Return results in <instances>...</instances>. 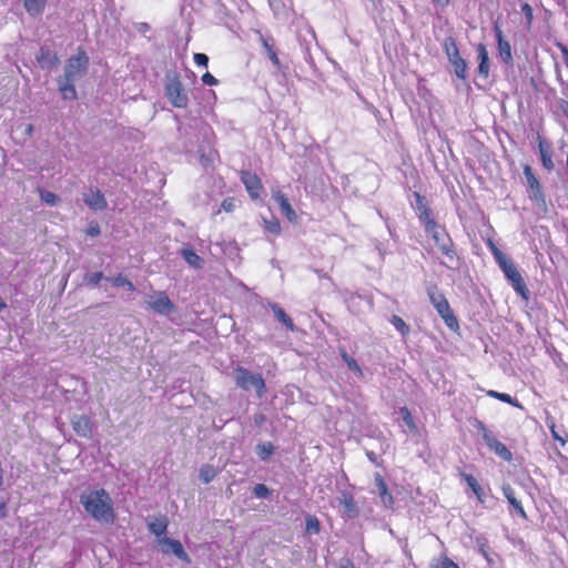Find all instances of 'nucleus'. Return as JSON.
Instances as JSON below:
<instances>
[{
	"label": "nucleus",
	"mask_w": 568,
	"mask_h": 568,
	"mask_svg": "<svg viewBox=\"0 0 568 568\" xmlns=\"http://www.w3.org/2000/svg\"><path fill=\"white\" fill-rule=\"evenodd\" d=\"M73 430L82 437H90L92 433L91 422L89 417L84 415H75L71 419Z\"/></svg>",
	"instance_id": "nucleus-17"
},
{
	"label": "nucleus",
	"mask_w": 568,
	"mask_h": 568,
	"mask_svg": "<svg viewBox=\"0 0 568 568\" xmlns=\"http://www.w3.org/2000/svg\"><path fill=\"white\" fill-rule=\"evenodd\" d=\"M556 47L560 50L564 63L568 68V48L561 42H556Z\"/></svg>",
	"instance_id": "nucleus-50"
},
{
	"label": "nucleus",
	"mask_w": 568,
	"mask_h": 568,
	"mask_svg": "<svg viewBox=\"0 0 568 568\" xmlns=\"http://www.w3.org/2000/svg\"><path fill=\"white\" fill-rule=\"evenodd\" d=\"M80 503L85 513L95 521L101 524H112L114 521L113 500L103 488L81 494Z\"/></svg>",
	"instance_id": "nucleus-2"
},
{
	"label": "nucleus",
	"mask_w": 568,
	"mask_h": 568,
	"mask_svg": "<svg viewBox=\"0 0 568 568\" xmlns=\"http://www.w3.org/2000/svg\"><path fill=\"white\" fill-rule=\"evenodd\" d=\"M338 503L344 508V515L349 518H356L359 514L358 507L354 500V497L347 493L342 491L341 496L338 497Z\"/></svg>",
	"instance_id": "nucleus-15"
},
{
	"label": "nucleus",
	"mask_w": 568,
	"mask_h": 568,
	"mask_svg": "<svg viewBox=\"0 0 568 568\" xmlns=\"http://www.w3.org/2000/svg\"><path fill=\"white\" fill-rule=\"evenodd\" d=\"M556 73L559 77V68H558V65H556Z\"/></svg>",
	"instance_id": "nucleus-59"
},
{
	"label": "nucleus",
	"mask_w": 568,
	"mask_h": 568,
	"mask_svg": "<svg viewBox=\"0 0 568 568\" xmlns=\"http://www.w3.org/2000/svg\"><path fill=\"white\" fill-rule=\"evenodd\" d=\"M487 395L489 397L496 398V399H498L500 402L510 404V405H513L515 407L523 408L521 404H519V402L517 399L513 398L509 394L499 393L497 390H488Z\"/></svg>",
	"instance_id": "nucleus-31"
},
{
	"label": "nucleus",
	"mask_w": 568,
	"mask_h": 568,
	"mask_svg": "<svg viewBox=\"0 0 568 568\" xmlns=\"http://www.w3.org/2000/svg\"><path fill=\"white\" fill-rule=\"evenodd\" d=\"M416 202L419 211H423L424 207H426L424 197L420 196L418 193H416Z\"/></svg>",
	"instance_id": "nucleus-52"
},
{
	"label": "nucleus",
	"mask_w": 568,
	"mask_h": 568,
	"mask_svg": "<svg viewBox=\"0 0 568 568\" xmlns=\"http://www.w3.org/2000/svg\"><path fill=\"white\" fill-rule=\"evenodd\" d=\"M538 150L540 154L541 164L547 171H552L555 168V163L551 158L550 145L540 138H538Z\"/></svg>",
	"instance_id": "nucleus-20"
},
{
	"label": "nucleus",
	"mask_w": 568,
	"mask_h": 568,
	"mask_svg": "<svg viewBox=\"0 0 568 568\" xmlns=\"http://www.w3.org/2000/svg\"><path fill=\"white\" fill-rule=\"evenodd\" d=\"M400 414H402L403 422L405 423V425L407 427H409L410 429H414L416 426H415L413 416H412L410 412L408 410V408L407 407H402L400 408Z\"/></svg>",
	"instance_id": "nucleus-41"
},
{
	"label": "nucleus",
	"mask_w": 568,
	"mask_h": 568,
	"mask_svg": "<svg viewBox=\"0 0 568 568\" xmlns=\"http://www.w3.org/2000/svg\"><path fill=\"white\" fill-rule=\"evenodd\" d=\"M37 61L42 69L51 70L59 64V58L55 52L41 48L37 54Z\"/></svg>",
	"instance_id": "nucleus-16"
},
{
	"label": "nucleus",
	"mask_w": 568,
	"mask_h": 568,
	"mask_svg": "<svg viewBox=\"0 0 568 568\" xmlns=\"http://www.w3.org/2000/svg\"><path fill=\"white\" fill-rule=\"evenodd\" d=\"M366 455L369 458V460L375 462V454L373 452H367Z\"/></svg>",
	"instance_id": "nucleus-57"
},
{
	"label": "nucleus",
	"mask_w": 568,
	"mask_h": 568,
	"mask_svg": "<svg viewBox=\"0 0 568 568\" xmlns=\"http://www.w3.org/2000/svg\"><path fill=\"white\" fill-rule=\"evenodd\" d=\"M494 30H495V34H496V39H497L498 55L505 64L511 65L513 64V53H511L510 43L507 40H505L503 31L500 30V28L498 26H495Z\"/></svg>",
	"instance_id": "nucleus-13"
},
{
	"label": "nucleus",
	"mask_w": 568,
	"mask_h": 568,
	"mask_svg": "<svg viewBox=\"0 0 568 568\" xmlns=\"http://www.w3.org/2000/svg\"><path fill=\"white\" fill-rule=\"evenodd\" d=\"M202 82L205 85H215L217 84V79L213 77L210 72H206L202 75Z\"/></svg>",
	"instance_id": "nucleus-49"
},
{
	"label": "nucleus",
	"mask_w": 568,
	"mask_h": 568,
	"mask_svg": "<svg viewBox=\"0 0 568 568\" xmlns=\"http://www.w3.org/2000/svg\"><path fill=\"white\" fill-rule=\"evenodd\" d=\"M6 307V303L0 297V311H2Z\"/></svg>",
	"instance_id": "nucleus-58"
},
{
	"label": "nucleus",
	"mask_w": 568,
	"mask_h": 568,
	"mask_svg": "<svg viewBox=\"0 0 568 568\" xmlns=\"http://www.w3.org/2000/svg\"><path fill=\"white\" fill-rule=\"evenodd\" d=\"M216 475L217 470L215 467L209 464L202 465L199 471V478L204 484L211 483Z\"/></svg>",
	"instance_id": "nucleus-30"
},
{
	"label": "nucleus",
	"mask_w": 568,
	"mask_h": 568,
	"mask_svg": "<svg viewBox=\"0 0 568 568\" xmlns=\"http://www.w3.org/2000/svg\"><path fill=\"white\" fill-rule=\"evenodd\" d=\"M47 4V0H24V9L31 17L42 14Z\"/></svg>",
	"instance_id": "nucleus-29"
},
{
	"label": "nucleus",
	"mask_w": 568,
	"mask_h": 568,
	"mask_svg": "<svg viewBox=\"0 0 568 568\" xmlns=\"http://www.w3.org/2000/svg\"><path fill=\"white\" fill-rule=\"evenodd\" d=\"M235 384L243 390L255 389L257 396L261 398L265 393V382L261 374H253L247 368L237 366L234 369Z\"/></svg>",
	"instance_id": "nucleus-4"
},
{
	"label": "nucleus",
	"mask_w": 568,
	"mask_h": 568,
	"mask_svg": "<svg viewBox=\"0 0 568 568\" xmlns=\"http://www.w3.org/2000/svg\"><path fill=\"white\" fill-rule=\"evenodd\" d=\"M182 257L184 261L194 268H201L204 264V261L201 256H199L192 248L184 247L181 251Z\"/></svg>",
	"instance_id": "nucleus-27"
},
{
	"label": "nucleus",
	"mask_w": 568,
	"mask_h": 568,
	"mask_svg": "<svg viewBox=\"0 0 568 568\" xmlns=\"http://www.w3.org/2000/svg\"><path fill=\"white\" fill-rule=\"evenodd\" d=\"M165 95L175 108H186L189 97L181 81L174 77L170 78L165 84Z\"/></svg>",
	"instance_id": "nucleus-10"
},
{
	"label": "nucleus",
	"mask_w": 568,
	"mask_h": 568,
	"mask_svg": "<svg viewBox=\"0 0 568 568\" xmlns=\"http://www.w3.org/2000/svg\"><path fill=\"white\" fill-rule=\"evenodd\" d=\"M462 476L466 484L468 485V487L471 489V491L476 495L477 500L484 504L486 494L483 487L478 484L477 479L470 474H463Z\"/></svg>",
	"instance_id": "nucleus-24"
},
{
	"label": "nucleus",
	"mask_w": 568,
	"mask_h": 568,
	"mask_svg": "<svg viewBox=\"0 0 568 568\" xmlns=\"http://www.w3.org/2000/svg\"><path fill=\"white\" fill-rule=\"evenodd\" d=\"M168 518L165 516H159L148 521V528L150 532L156 537H165L168 530Z\"/></svg>",
	"instance_id": "nucleus-22"
},
{
	"label": "nucleus",
	"mask_w": 568,
	"mask_h": 568,
	"mask_svg": "<svg viewBox=\"0 0 568 568\" xmlns=\"http://www.w3.org/2000/svg\"><path fill=\"white\" fill-rule=\"evenodd\" d=\"M435 568H459L457 564H455L452 559L448 557H442L439 558L436 564Z\"/></svg>",
	"instance_id": "nucleus-43"
},
{
	"label": "nucleus",
	"mask_w": 568,
	"mask_h": 568,
	"mask_svg": "<svg viewBox=\"0 0 568 568\" xmlns=\"http://www.w3.org/2000/svg\"><path fill=\"white\" fill-rule=\"evenodd\" d=\"M6 503L4 501H0V516H4L6 515Z\"/></svg>",
	"instance_id": "nucleus-54"
},
{
	"label": "nucleus",
	"mask_w": 568,
	"mask_h": 568,
	"mask_svg": "<svg viewBox=\"0 0 568 568\" xmlns=\"http://www.w3.org/2000/svg\"><path fill=\"white\" fill-rule=\"evenodd\" d=\"M501 489H503V494H504L505 498L513 506V508L517 511V514L521 518H527L526 511H525L521 503L516 498L515 490L513 489V487L509 484H505Z\"/></svg>",
	"instance_id": "nucleus-21"
},
{
	"label": "nucleus",
	"mask_w": 568,
	"mask_h": 568,
	"mask_svg": "<svg viewBox=\"0 0 568 568\" xmlns=\"http://www.w3.org/2000/svg\"><path fill=\"white\" fill-rule=\"evenodd\" d=\"M271 308H272V311L274 313V316L276 317V320L278 322H281L283 325H285V327L288 331H291V332L295 331V325H294L293 321L291 320V317L284 312V310L280 305L272 304Z\"/></svg>",
	"instance_id": "nucleus-26"
},
{
	"label": "nucleus",
	"mask_w": 568,
	"mask_h": 568,
	"mask_svg": "<svg viewBox=\"0 0 568 568\" xmlns=\"http://www.w3.org/2000/svg\"><path fill=\"white\" fill-rule=\"evenodd\" d=\"M419 220L423 223L425 231L429 230L430 223L437 224L430 216V211L428 207H424L423 211L419 213Z\"/></svg>",
	"instance_id": "nucleus-38"
},
{
	"label": "nucleus",
	"mask_w": 568,
	"mask_h": 568,
	"mask_svg": "<svg viewBox=\"0 0 568 568\" xmlns=\"http://www.w3.org/2000/svg\"><path fill=\"white\" fill-rule=\"evenodd\" d=\"M274 445L270 442L261 443L256 446V454L262 460H266L274 453Z\"/></svg>",
	"instance_id": "nucleus-33"
},
{
	"label": "nucleus",
	"mask_w": 568,
	"mask_h": 568,
	"mask_svg": "<svg viewBox=\"0 0 568 568\" xmlns=\"http://www.w3.org/2000/svg\"><path fill=\"white\" fill-rule=\"evenodd\" d=\"M306 523V532L307 534H318L320 532V521L315 516H307L305 519Z\"/></svg>",
	"instance_id": "nucleus-35"
},
{
	"label": "nucleus",
	"mask_w": 568,
	"mask_h": 568,
	"mask_svg": "<svg viewBox=\"0 0 568 568\" xmlns=\"http://www.w3.org/2000/svg\"><path fill=\"white\" fill-rule=\"evenodd\" d=\"M429 227L430 229L427 230L426 233L432 236L438 250L453 262L455 258V251L453 248V242L445 229L438 224L432 223Z\"/></svg>",
	"instance_id": "nucleus-8"
},
{
	"label": "nucleus",
	"mask_w": 568,
	"mask_h": 568,
	"mask_svg": "<svg viewBox=\"0 0 568 568\" xmlns=\"http://www.w3.org/2000/svg\"><path fill=\"white\" fill-rule=\"evenodd\" d=\"M88 67L89 57L84 51H79L68 59L63 75L57 80L59 91L64 100H75L78 98L75 82L87 74Z\"/></svg>",
	"instance_id": "nucleus-1"
},
{
	"label": "nucleus",
	"mask_w": 568,
	"mask_h": 568,
	"mask_svg": "<svg viewBox=\"0 0 568 568\" xmlns=\"http://www.w3.org/2000/svg\"><path fill=\"white\" fill-rule=\"evenodd\" d=\"M103 278V274L101 272H94L85 276V282L89 285L95 286Z\"/></svg>",
	"instance_id": "nucleus-46"
},
{
	"label": "nucleus",
	"mask_w": 568,
	"mask_h": 568,
	"mask_svg": "<svg viewBox=\"0 0 568 568\" xmlns=\"http://www.w3.org/2000/svg\"><path fill=\"white\" fill-rule=\"evenodd\" d=\"M524 175L526 178L528 187L531 191L530 197L535 200L536 202H545V195L542 192V187L538 181V179L532 173V170L529 165H525L524 168Z\"/></svg>",
	"instance_id": "nucleus-12"
},
{
	"label": "nucleus",
	"mask_w": 568,
	"mask_h": 568,
	"mask_svg": "<svg viewBox=\"0 0 568 568\" xmlns=\"http://www.w3.org/2000/svg\"><path fill=\"white\" fill-rule=\"evenodd\" d=\"M40 195L41 200L49 205H55L58 201V196L49 191H41Z\"/></svg>",
	"instance_id": "nucleus-44"
},
{
	"label": "nucleus",
	"mask_w": 568,
	"mask_h": 568,
	"mask_svg": "<svg viewBox=\"0 0 568 568\" xmlns=\"http://www.w3.org/2000/svg\"><path fill=\"white\" fill-rule=\"evenodd\" d=\"M443 48L448 58V61L454 67L456 77L465 80L467 77V63L459 54L456 40L453 37L446 38Z\"/></svg>",
	"instance_id": "nucleus-5"
},
{
	"label": "nucleus",
	"mask_w": 568,
	"mask_h": 568,
	"mask_svg": "<svg viewBox=\"0 0 568 568\" xmlns=\"http://www.w3.org/2000/svg\"><path fill=\"white\" fill-rule=\"evenodd\" d=\"M375 480H376V485L378 488V494L381 496V499H382L384 506L392 507L394 504V498L388 493V489H387V486H386L384 479L379 475H377Z\"/></svg>",
	"instance_id": "nucleus-28"
},
{
	"label": "nucleus",
	"mask_w": 568,
	"mask_h": 568,
	"mask_svg": "<svg viewBox=\"0 0 568 568\" xmlns=\"http://www.w3.org/2000/svg\"><path fill=\"white\" fill-rule=\"evenodd\" d=\"M260 41L265 49V52L268 57V59L272 61L273 65L276 69L281 68V61L274 50V44L272 42V39L265 38L263 34L260 33Z\"/></svg>",
	"instance_id": "nucleus-25"
},
{
	"label": "nucleus",
	"mask_w": 568,
	"mask_h": 568,
	"mask_svg": "<svg viewBox=\"0 0 568 568\" xmlns=\"http://www.w3.org/2000/svg\"><path fill=\"white\" fill-rule=\"evenodd\" d=\"M149 29L148 23H141L139 30L140 31H146Z\"/></svg>",
	"instance_id": "nucleus-56"
},
{
	"label": "nucleus",
	"mask_w": 568,
	"mask_h": 568,
	"mask_svg": "<svg viewBox=\"0 0 568 568\" xmlns=\"http://www.w3.org/2000/svg\"><path fill=\"white\" fill-rule=\"evenodd\" d=\"M477 54L479 61L478 73L480 77L486 79L489 75V57L485 44H478Z\"/></svg>",
	"instance_id": "nucleus-23"
},
{
	"label": "nucleus",
	"mask_w": 568,
	"mask_h": 568,
	"mask_svg": "<svg viewBox=\"0 0 568 568\" xmlns=\"http://www.w3.org/2000/svg\"><path fill=\"white\" fill-rule=\"evenodd\" d=\"M83 200L92 210L99 211L106 207L105 197L99 190H89V192L84 194Z\"/></svg>",
	"instance_id": "nucleus-18"
},
{
	"label": "nucleus",
	"mask_w": 568,
	"mask_h": 568,
	"mask_svg": "<svg viewBox=\"0 0 568 568\" xmlns=\"http://www.w3.org/2000/svg\"><path fill=\"white\" fill-rule=\"evenodd\" d=\"M111 283L113 284V286H116V287L125 286V287H128L129 291H134V288H135L133 283L122 275L112 277Z\"/></svg>",
	"instance_id": "nucleus-36"
},
{
	"label": "nucleus",
	"mask_w": 568,
	"mask_h": 568,
	"mask_svg": "<svg viewBox=\"0 0 568 568\" xmlns=\"http://www.w3.org/2000/svg\"><path fill=\"white\" fill-rule=\"evenodd\" d=\"M427 295L432 305L437 311L444 323L452 331H457L459 325L458 321L450 308V305L444 294L438 290L436 285L427 286Z\"/></svg>",
	"instance_id": "nucleus-3"
},
{
	"label": "nucleus",
	"mask_w": 568,
	"mask_h": 568,
	"mask_svg": "<svg viewBox=\"0 0 568 568\" xmlns=\"http://www.w3.org/2000/svg\"><path fill=\"white\" fill-rule=\"evenodd\" d=\"M499 267L504 272L506 278L510 282L515 292L527 301L529 298V291L526 286V283L521 274L519 273L515 264L510 261V258L499 264Z\"/></svg>",
	"instance_id": "nucleus-7"
},
{
	"label": "nucleus",
	"mask_w": 568,
	"mask_h": 568,
	"mask_svg": "<svg viewBox=\"0 0 568 568\" xmlns=\"http://www.w3.org/2000/svg\"><path fill=\"white\" fill-rule=\"evenodd\" d=\"M488 246L498 265L508 260L507 255L504 254L491 241H489Z\"/></svg>",
	"instance_id": "nucleus-37"
},
{
	"label": "nucleus",
	"mask_w": 568,
	"mask_h": 568,
	"mask_svg": "<svg viewBox=\"0 0 568 568\" xmlns=\"http://www.w3.org/2000/svg\"><path fill=\"white\" fill-rule=\"evenodd\" d=\"M393 326L400 333L402 336H406L409 333V326L404 320L397 315H393L390 318Z\"/></svg>",
	"instance_id": "nucleus-34"
},
{
	"label": "nucleus",
	"mask_w": 568,
	"mask_h": 568,
	"mask_svg": "<svg viewBox=\"0 0 568 568\" xmlns=\"http://www.w3.org/2000/svg\"><path fill=\"white\" fill-rule=\"evenodd\" d=\"M264 227L267 232L278 234L281 232L280 222L276 219L266 220L264 219Z\"/></svg>",
	"instance_id": "nucleus-40"
},
{
	"label": "nucleus",
	"mask_w": 568,
	"mask_h": 568,
	"mask_svg": "<svg viewBox=\"0 0 568 568\" xmlns=\"http://www.w3.org/2000/svg\"><path fill=\"white\" fill-rule=\"evenodd\" d=\"M237 206V200L234 199V197H226L223 200L222 204H221V209L216 212V213H220L221 210L230 213V212H233Z\"/></svg>",
	"instance_id": "nucleus-39"
},
{
	"label": "nucleus",
	"mask_w": 568,
	"mask_h": 568,
	"mask_svg": "<svg viewBox=\"0 0 568 568\" xmlns=\"http://www.w3.org/2000/svg\"><path fill=\"white\" fill-rule=\"evenodd\" d=\"M477 429L487 447L501 459L509 462L513 457L510 450L501 442L497 439L491 430H489L481 422H477Z\"/></svg>",
	"instance_id": "nucleus-9"
},
{
	"label": "nucleus",
	"mask_w": 568,
	"mask_h": 568,
	"mask_svg": "<svg viewBox=\"0 0 568 568\" xmlns=\"http://www.w3.org/2000/svg\"><path fill=\"white\" fill-rule=\"evenodd\" d=\"M87 233H88L90 236H97V235H99V234H100V227H99V225H98V224H95V225H91V226L88 229Z\"/></svg>",
	"instance_id": "nucleus-51"
},
{
	"label": "nucleus",
	"mask_w": 568,
	"mask_h": 568,
	"mask_svg": "<svg viewBox=\"0 0 568 568\" xmlns=\"http://www.w3.org/2000/svg\"><path fill=\"white\" fill-rule=\"evenodd\" d=\"M521 12L524 13V16L526 18L527 23L530 24L534 19L532 8L528 3H524L521 6Z\"/></svg>",
	"instance_id": "nucleus-47"
},
{
	"label": "nucleus",
	"mask_w": 568,
	"mask_h": 568,
	"mask_svg": "<svg viewBox=\"0 0 568 568\" xmlns=\"http://www.w3.org/2000/svg\"><path fill=\"white\" fill-rule=\"evenodd\" d=\"M32 131H33V125L32 124H28L27 128H26V133L30 135L32 133Z\"/></svg>",
	"instance_id": "nucleus-55"
},
{
	"label": "nucleus",
	"mask_w": 568,
	"mask_h": 568,
	"mask_svg": "<svg viewBox=\"0 0 568 568\" xmlns=\"http://www.w3.org/2000/svg\"><path fill=\"white\" fill-rule=\"evenodd\" d=\"M241 180L243 184L245 185L246 191L248 192L250 196L253 200H256L260 197V192L262 190V183L260 179L250 172H243Z\"/></svg>",
	"instance_id": "nucleus-14"
},
{
	"label": "nucleus",
	"mask_w": 568,
	"mask_h": 568,
	"mask_svg": "<svg viewBox=\"0 0 568 568\" xmlns=\"http://www.w3.org/2000/svg\"><path fill=\"white\" fill-rule=\"evenodd\" d=\"M548 424V427L550 429V433H551V436L555 440L559 442L562 446L566 444V439L562 435H560L557 429H556V425H555V422L551 420L550 423H547Z\"/></svg>",
	"instance_id": "nucleus-45"
},
{
	"label": "nucleus",
	"mask_w": 568,
	"mask_h": 568,
	"mask_svg": "<svg viewBox=\"0 0 568 568\" xmlns=\"http://www.w3.org/2000/svg\"><path fill=\"white\" fill-rule=\"evenodd\" d=\"M253 493L257 498H267L270 489L264 484H257L254 486Z\"/></svg>",
	"instance_id": "nucleus-42"
},
{
	"label": "nucleus",
	"mask_w": 568,
	"mask_h": 568,
	"mask_svg": "<svg viewBox=\"0 0 568 568\" xmlns=\"http://www.w3.org/2000/svg\"><path fill=\"white\" fill-rule=\"evenodd\" d=\"M194 62L199 67H207L209 63V57L204 53H195L194 54Z\"/></svg>",
	"instance_id": "nucleus-48"
},
{
	"label": "nucleus",
	"mask_w": 568,
	"mask_h": 568,
	"mask_svg": "<svg viewBox=\"0 0 568 568\" xmlns=\"http://www.w3.org/2000/svg\"><path fill=\"white\" fill-rule=\"evenodd\" d=\"M273 199L280 205L282 214H284L290 222H295L297 219V215H296L295 211L293 210V207L291 206L286 196L281 191H276L273 193Z\"/></svg>",
	"instance_id": "nucleus-19"
},
{
	"label": "nucleus",
	"mask_w": 568,
	"mask_h": 568,
	"mask_svg": "<svg viewBox=\"0 0 568 568\" xmlns=\"http://www.w3.org/2000/svg\"><path fill=\"white\" fill-rule=\"evenodd\" d=\"M341 357L352 372H354L359 377L363 376V371L358 363L353 357H351L344 349H341Z\"/></svg>",
	"instance_id": "nucleus-32"
},
{
	"label": "nucleus",
	"mask_w": 568,
	"mask_h": 568,
	"mask_svg": "<svg viewBox=\"0 0 568 568\" xmlns=\"http://www.w3.org/2000/svg\"><path fill=\"white\" fill-rule=\"evenodd\" d=\"M144 301L148 307L159 315L169 316L176 311L175 305L163 291L145 295Z\"/></svg>",
	"instance_id": "nucleus-6"
},
{
	"label": "nucleus",
	"mask_w": 568,
	"mask_h": 568,
	"mask_svg": "<svg viewBox=\"0 0 568 568\" xmlns=\"http://www.w3.org/2000/svg\"><path fill=\"white\" fill-rule=\"evenodd\" d=\"M159 545L161 546V549L164 554H173L180 560H182L184 562H190V557L185 552L181 541H179L176 539L163 537V538L159 539Z\"/></svg>",
	"instance_id": "nucleus-11"
},
{
	"label": "nucleus",
	"mask_w": 568,
	"mask_h": 568,
	"mask_svg": "<svg viewBox=\"0 0 568 568\" xmlns=\"http://www.w3.org/2000/svg\"><path fill=\"white\" fill-rule=\"evenodd\" d=\"M339 568H355L354 564L349 560H345L339 565Z\"/></svg>",
	"instance_id": "nucleus-53"
}]
</instances>
